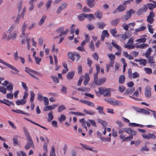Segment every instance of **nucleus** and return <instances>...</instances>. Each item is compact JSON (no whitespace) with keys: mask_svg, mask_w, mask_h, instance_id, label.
<instances>
[{"mask_svg":"<svg viewBox=\"0 0 156 156\" xmlns=\"http://www.w3.org/2000/svg\"><path fill=\"white\" fill-rule=\"evenodd\" d=\"M23 129L26 137L28 140L25 147V149L28 150L30 148L31 146L33 148H34V144L27 130L25 127H23Z\"/></svg>","mask_w":156,"mask_h":156,"instance_id":"obj_1","label":"nucleus"},{"mask_svg":"<svg viewBox=\"0 0 156 156\" xmlns=\"http://www.w3.org/2000/svg\"><path fill=\"white\" fill-rule=\"evenodd\" d=\"M135 11L132 9H130L126 12V14L123 15L121 17V19L123 21L128 20L131 16L132 14H134Z\"/></svg>","mask_w":156,"mask_h":156,"instance_id":"obj_2","label":"nucleus"},{"mask_svg":"<svg viewBox=\"0 0 156 156\" xmlns=\"http://www.w3.org/2000/svg\"><path fill=\"white\" fill-rule=\"evenodd\" d=\"M99 91L101 94L104 96L108 97L111 95L110 89L100 87L98 88Z\"/></svg>","mask_w":156,"mask_h":156,"instance_id":"obj_3","label":"nucleus"},{"mask_svg":"<svg viewBox=\"0 0 156 156\" xmlns=\"http://www.w3.org/2000/svg\"><path fill=\"white\" fill-rule=\"evenodd\" d=\"M0 62L2 63L4 65L7 66L8 68L15 71L17 73H18L20 72V71L16 69V68L12 66V65L9 64L5 62H4L3 60L0 58Z\"/></svg>","mask_w":156,"mask_h":156,"instance_id":"obj_4","label":"nucleus"},{"mask_svg":"<svg viewBox=\"0 0 156 156\" xmlns=\"http://www.w3.org/2000/svg\"><path fill=\"white\" fill-rule=\"evenodd\" d=\"M155 16L154 13L152 12H151L149 16L147 17V22L150 24H152L154 21V17Z\"/></svg>","mask_w":156,"mask_h":156,"instance_id":"obj_5","label":"nucleus"},{"mask_svg":"<svg viewBox=\"0 0 156 156\" xmlns=\"http://www.w3.org/2000/svg\"><path fill=\"white\" fill-rule=\"evenodd\" d=\"M142 136L144 138L147 140H149L151 139H155L156 138V137L153 133H149L147 134H143Z\"/></svg>","mask_w":156,"mask_h":156,"instance_id":"obj_6","label":"nucleus"},{"mask_svg":"<svg viewBox=\"0 0 156 156\" xmlns=\"http://www.w3.org/2000/svg\"><path fill=\"white\" fill-rule=\"evenodd\" d=\"M18 32L16 31H14L12 33L9 34L7 38L8 40L12 39L15 40L17 35Z\"/></svg>","mask_w":156,"mask_h":156,"instance_id":"obj_7","label":"nucleus"},{"mask_svg":"<svg viewBox=\"0 0 156 156\" xmlns=\"http://www.w3.org/2000/svg\"><path fill=\"white\" fill-rule=\"evenodd\" d=\"M123 130L128 134L132 135H135L136 134V132L130 128H124Z\"/></svg>","mask_w":156,"mask_h":156,"instance_id":"obj_8","label":"nucleus"},{"mask_svg":"<svg viewBox=\"0 0 156 156\" xmlns=\"http://www.w3.org/2000/svg\"><path fill=\"white\" fill-rule=\"evenodd\" d=\"M3 101H4L0 100V103L5 104L9 106H10L11 105L13 106H14V104L12 101H9L8 100L5 99H4Z\"/></svg>","mask_w":156,"mask_h":156,"instance_id":"obj_9","label":"nucleus"},{"mask_svg":"<svg viewBox=\"0 0 156 156\" xmlns=\"http://www.w3.org/2000/svg\"><path fill=\"white\" fill-rule=\"evenodd\" d=\"M147 10V7L146 5L139 9L137 11V13L138 15H140L143 12H146Z\"/></svg>","mask_w":156,"mask_h":156,"instance_id":"obj_10","label":"nucleus"},{"mask_svg":"<svg viewBox=\"0 0 156 156\" xmlns=\"http://www.w3.org/2000/svg\"><path fill=\"white\" fill-rule=\"evenodd\" d=\"M25 71L28 73L30 76V74H32L31 73H33L36 74L38 76L39 75H40V74L35 71L30 69L29 68H27V67H26L25 68Z\"/></svg>","mask_w":156,"mask_h":156,"instance_id":"obj_11","label":"nucleus"},{"mask_svg":"<svg viewBox=\"0 0 156 156\" xmlns=\"http://www.w3.org/2000/svg\"><path fill=\"white\" fill-rule=\"evenodd\" d=\"M67 4L66 2H64L61 6L59 7L57 9L56 12L58 14H59L61 11L65 9L67 6Z\"/></svg>","mask_w":156,"mask_h":156,"instance_id":"obj_12","label":"nucleus"},{"mask_svg":"<svg viewBox=\"0 0 156 156\" xmlns=\"http://www.w3.org/2000/svg\"><path fill=\"white\" fill-rule=\"evenodd\" d=\"M125 5L123 4V3L122 4L120 5L116 8V10L119 12L124 11L126 8V6H124Z\"/></svg>","mask_w":156,"mask_h":156,"instance_id":"obj_13","label":"nucleus"},{"mask_svg":"<svg viewBox=\"0 0 156 156\" xmlns=\"http://www.w3.org/2000/svg\"><path fill=\"white\" fill-rule=\"evenodd\" d=\"M145 94L147 98H150L151 97V89L146 87L145 90Z\"/></svg>","mask_w":156,"mask_h":156,"instance_id":"obj_14","label":"nucleus"},{"mask_svg":"<svg viewBox=\"0 0 156 156\" xmlns=\"http://www.w3.org/2000/svg\"><path fill=\"white\" fill-rule=\"evenodd\" d=\"M106 80V78L105 77H103L102 78H99L98 80L97 83L96 85L100 86L103 83L105 82Z\"/></svg>","mask_w":156,"mask_h":156,"instance_id":"obj_15","label":"nucleus"},{"mask_svg":"<svg viewBox=\"0 0 156 156\" xmlns=\"http://www.w3.org/2000/svg\"><path fill=\"white\" fill-rule=\"evenodd\" d=\"M64 27H59L56 30V32L57 33H60L59 35V36H62L63 35V30H64Z\"/></svg>","mask_w":156,"mask_h":156,"instance_id":"obj_16","label":"nucleus"},{"mask_svg":"<svg viewBox=\"0 0 156 156\" xmlns=\"http://www.w3.org/2000/svg\"><path fill=\"white\" fill-rule=\"evenodd\" d=\"M75 73L74 72L71 71L68 73L66 75L68 80H72L74 76Z\"/></svg>","mask_w":156,"mask_h":156,"instance_id":"obj_17","label":"nucleus"},{"mask_svg":"<svg viewBox=\"0 0 156 156\" xmlns=\"http://www.w3.org/2000/svg\"><path fill=\"white\" fill-rule=\"evenodd\" d=\"M87 4L90 8H92L95 5V1L94 0H87Z\"/></svg>","mask_w":156,"mask_h":156,"instance_id":"obj_18","label":"nucleus"},{"mask_svg":"<svg viewBox=\"0 0 156 156\" xmlns=\"http://www.w3.org/2000/svg\"><path fill=\"white\" fill-rule=\"evenodd\" d=\"M25 119L26 120H27L28 121L30 122L31 123L33 124H34L35 125H36L38 126L43 128V129H44L46 130H48V129L46 128L44 126H42L41 125H40L37 123L35 122L32 121V120H31L30 119H28V118H26Z\"/></svg>","mask_w":156,"mask_h":156,"instance_id":"obj_19","label":"nucleus"},{"mask_svg":"<svg viewBox=\"0 0 156 156\" xmlns=\"http://www.w3.org/2000/svg\"><path fill=\"white\" fill-rule=\"evenodd\" d=\"M83 111L86 113V114L90 115H94L96 112L95 111L93 110H87L85 109L83 110Z\"/></svg>","mask_w":156,"mask_h":156,"instance_id":"obj_20","label":"nucleus"},{"mask_svg":"<svg viewBox=\"0 0 156 156\" xmlns=\"http://www.w3.org/2000/svg\"><path fill=\"white\" fill-rule=\"evenodd\" d=\"M26 100L24 99H21L20 100H18L16 101V103L18 105H24L26 102Z\"/></svg>","mask_w":156,"mask_h":156,"instance_id":"obj_21","label":"nucleus"},{"mask_svg":"<svg viewBox=\"0 0 156 156\" xmlns=\"http://www.w3.org/2000/svg\"><path fill=\"white\" fill-rule=\"evenodd\" d=\"M135 90L134 87H129L126 90L125 93L126 94H131Z\"/></svg>","mask_w":156,"mask_h":156,"instance_id":"obj_22","label":"nucleus"},{"mask_svg":"<svg viewBox=\"0 0 156 156\" xmlns=\"http://www.w3.org/2000/svg\"><path fill=\"white\" fill-rule=\"evenodd\" d=\"M86 17L89 21H91L92 19H95V18L93 14H86Z\"/></svg>","mask_w":156,"mask_h":156,"instance_id":"obj_23","label":"nucleus"},{"mask_svg":"<svg viewBox=\"0 0 156 156\" xmlns=\"http://www.w3.org/2000/svg\"><path fill=\"white\" fill-rule=\"evenodd\" d=\"M80 101L88 106L92 107H94V104L92 102L84 100H80Z\"/></svg>","mask_w":156,"mask_h":156,"instance_id":"obj_24","label":"nucleus"},{"mask_svg":"<svg viewBox=\"0 0 156 156\" xmlns=\"http://www.w3.org/2000/svg\"><path fill=\"white\" fill-rule=\"evenodd\" d=\"M114 64V62L110 61L109 63L106 65V71L107 72L109 71L110 67H113Z\"/></svg>","mask_w":156,"mask_h":156,"instance_id":"obj_25","label":"nucleus"},{"mask_svg":"<svg viewBox=\"0 0 156 156\" xmlns=\"http://www.w3.org/2000/svg\"><path fill=\"white\" fill-rule=\"evenodd\" d=\"M80 123H81V125L85 129L86 131L87 130V127L86 126V121L85 120L84 118L80 120Z\"/></svg>","mask_w":156,"mask_h":156,"instance_id":"obj_26","label":"nucleus"},{"mask_svg":"<svg viewBox=\"0 0 156 156\" xmlns=\"http://www.w3.org/2000/svg\"><path fill=\"white\" fill-rule=\"evenodd\" d=\"M74 53H72L71 52H68L67 53V55L69 56V58L71 59L73 61L75 60V55Z\"/></svg>","mask_w":156,"mask_h":156,"instance_id":"obj_27","label":"nucleus"},{"mask_svg":"<svg viewBox=\"0 0 156 156\" xmlns=\"http://www.w3.org/2000/svg\"><path fill=\"white\" fill-rule=\"evenodd\" d=\"M98 27L101 29H103L105 26V24L103 22L97 23Z\"/></svg>","mask_w":156,"mask_h":156,"instance_id":"obj_28","label":"nucleus"},{"mask_svg":"<svg viewBox=\"0 0 156 156\" xmlns=\"http://www.w3.org/2000/svg\"><path fill=\"white\" fill-rule=\"evenodd\" d=\"M120 20V18H117L112 20L111 22V24L113 26L117 25Z\"/></svg>","mask_w":156,"mask_h":156,"instance_id":"obj_29","label":"nucleus"},{"mask_svg":"<svg viewBox=\"0 0 156 156\" xmlns=\"http://www.w3.org/2000/svg\"><path fill=\"white\" fill-rule=\"evenodd\" d=\"M46 18V16L45 15H43L39 22L38 25L40 26H41L44 23Z\"/></svg>","mask_w":156,"mask_h":156,"instance_id":"obj_30","label":"nucleus"},{"mask_svg":"<svg viewBox=\"0 0 156 156\" xmlns=\"http://www.w3.org/2000/svg\"><path fill=\"white\" fill-rule=\"evenodd\" d=\"M78 17L80 21H82L86 18V14L81 13L78 16Z\"/></svg>","mask_w":156,"mask_h":156,"instance_id":"obj_31","label":"nucleus"},{"mask_svg":"<svg viewBox=\"0 0 156 156\" xmlns=\"http://www.w3.org/2000/svg\"><path fill=\"white\" fill-rule=\"evenodd\" d=\"M140 61L139 62V64L141 65L145 66H146L147 63V61L146 59H140Z\"/></svg>","mask_w":156,"mask_h":156,"instance_id":"obj_32","label":"nucleus"},{"mask_svg":"<svg viewBox=\"0 0 156 156\" xmlns=\"http://www.w3.org/2000/svg\"><path fill=\"white\" fill-rule=\"evenodd\" d=\"M112 44L113 46L115 48L119 51H122V49L118 45L116 44L115 43L112 42Z\"/></svg>","mask_w":156,"mask_h":156,"instance_id":"obj_33","label":"nucleus"},{"mask_svg":"<svg viewBox=\"0 0 156 156\" xmlns=\"http://www.w3.org/2000/svg\"><path fill=\"white\" fill-rule=\"evenodd\" d=\"M152 49L151 48H149L145 54V56L146 58H148L151 55V52L152 51Z\"/></svg>","mask_w":156,"mask_h":156,"instance_id":"obj_34","label":"nucleus"},{"mask_svg":"<svg viewBox=\"0 0 156 156\" xmlns=\"http://www.w3.org/2000/svg\"><path fill=\"white\" fill-rule=\"evenodd\" d=\"M48 122H50L53 119V112L52 111H50L48 114Z\"/></svg>","mask_w":156,"mask_h":156,"instance_id":"obj_35","label":"nucleus"},{"mask_svg":"<svg viewBox=\"0 0 156 156\" xmlns=\"http://www.w3.org/2000/svg\"><path fill=\"white\" fill-rule=\"evenodd\" d=\"M94 15L98 18L100 19L102 18V13L99 11L95 13Z\"/></svg>","mask_w":156,"mask_h":156,"instance_id":"obj_36","label":"nucleus"},{"mask_svg":"<svg viewBox=\"0 0 156 156\" xmlns=\"http://www.w3.org/2000/svg\"><path fill=\"white\" fill-rule=\"evenodd\" d=\"M12 140L13 141V144L14 146H16L18 144V137L17 136H15L13 137Z\"/></svg>","mask_w":156,"mask_h":156,"instance_id":"obj_37","label":"nucleus"},{"mask_svg":"<svg viewBox=\"0 0 156 156\" xmlns=\"http://www.w3.org/2000/svg\"><path fill=\"white\" fill-rule=\"evenodd\" d=\"M125 77L123 75H121L120 76L119 79V83L120 84H123L125 80Z\"/></svg>","mask_w":156,"mask_h":156,"instance_id":"obj_38","label":"nucleus"},{"mask_svg":"<svg viewBox=\"0 0 156 156\" xmlns=\"http://www.w3.org/2000/svg\"><path fill=\"white\" fill-rule=\"evenodd\" d=\"M148 46V45L147 44H142L136 46V47L140 49H144L147 48Z\"/></svg>","mask_w":156,"mask_h":156,"instance_id":"obj_39","label":"nucleus"},{"mask_svg":"<svg viewBox=\"0 0 156 156\" xmlns=\"http://www.w3.org/2000/svg\"><path fill=\"white\" fill-rule=\"evenodd\" d=\"M149 150V148L147 147L146 144L143 146L140 149V151L142 152H144L145 151H148Z\"/></svg>","mask_w":156,"mask_h":156,"instance_id":"obj_40","label":"nucleus"},{"mask_svg":"<svg viewBox=\"0 0 156 156\" xmlns=\"http://www.w3.org/2000/svg\"><path fill=\"white\" fill-rule=\"evenodd\" d=\"M107 55L110 59V61L114 62V60L115 59V55L112 54H109V53Z\"/></svg>","mask_w":156,"mask_h":156,"instance_id":"obj_41","label":"nucleus"},{"mask_svg":"<svg viewBox=\"0 0 156 156\" xmlns=\"http://www.w3.org/2000/svg\"><path fill=\"white\" fill-rule=\"evenodd\" d=\"M30 101L31 102H33L34 101L35 94L33 91H31L30 92Z\"/></svg>","mask_w":156,"mask_h":156,"instance_id":"obj_42","label":"nucleus"},{"mask_svg":"<svg viewBox=\"0 0 156 156\" xmlns=\"http://www.w3.org/2000/svg\"><path fill=\"white\" fill-rule=\"evenodd\" d=\"M59 105V104H54L52 105L47 106V107L48 108V110H52L54 109L56 107H57Z\"/></svg>","mask_w":156,"mask_h":156,"instance_id":"obj_43","label":"nucleus"},{"mask_svg":"<svg viewBox=\"0 0 156 156\" xmlns=\"http://www.w3.org/2000/svg\"><path fill=\"white\" fill-rule=\"evenodd\" d=\"M16 27V24L15 23L12 24L9 28L7 31V32L9 33H10L12 30L15 29Z\"/></svg>","mask_w":156,"mask_h":156,"instance_id":"obj_44","label":"nucleus"},{"mask_svg":"<svg viewBox=\"0 0 156 156\" xmlns=\"http://www.w3.org/2000/svg\"><path fill=\"white\" fill-rule=\"evenodd\" d=\"M110 32L113 36L115 37H118L117 35H116V34L117 33V31L115 28L111 29L110 31Z\"/></svg>","mask_w":156,"mask_h":156,"instance_id":"obj_45","label":"nucleus"},{"mask_svg":"<svg viewBox=\"0 0 156 156\" xmlns=\"http://www.w3.org/2000/svg\"><path fill=\"white\" fill-rule=\"evenodd\" d=\"M27 25L25 24V22H24L23 25L22 26L21 29V30L22 32V35H24V33L27 27Z\"/></svg>","mask_w":156,"mask_h":156,"instance_id":"obj_46","label":"nucleus"},{"mask_svg":"<svg viewBox=\"0 0 156 156\" xmlns=\"http://www.w3.org/2000/svg\"><path fill=\"white\" fill-rule=\"evenodd\" d=\"M66 109V107L63 105H61L58 107V112H61Z\"/></svg>","mask_w":156,"mask_h":156,"instance_id":"obj_47","label":"nucleus"},{"mask_svg":"<svg viewBox=\"0 0 156 156\" xmlns=\"http://www.w3.org/2000/svg\"><path fill=\"white\" fill-rule=\"evenodd\" d=\"M126 87L123 86H119L118 90L121 93H122L125 90Z\"/></svg>","mask_w":156,"mask_h":156,"instance_id":"obj_48","label":"nucleus"},{"mask_svg":"<svg viewBox=\"0 0 156 156\" xmlns=\"http://www.w3.org/2000/svg\"><path fill=\"white\" fill-rule=\"evenodd\" d=\"M80 144L83 147L85 148L86 149L90 151H93L91 148L89 146L83 144Z\"/></svg>","mask_w":156,"mask_h":156,"instance_id":"obj_49","label":"nucleus"},{"mask_svg":"<svg viewBox=\"0 0 156 156\" xmlns=\"http://www.w3.org/2000/svg\"><path fill=\"white\" fill-rule=\"evenodd\" d=\"M0 92L4 94H5L6 92V89L4 86L0 87Z\"/></svg>","mask_w":156,"mask_h":156,"instance_id":"obj_50","label":"nucleus"},{"mask_svg":"<svg viewBox=\"0 0 156 156\" xmlns=\"http://www.w3.org/2000/svg\"><path fill=\"white\" fill-rule=\"evenodd\" d=\"M118 37H119L121 39H122L123 41H125L126 38H128L126 35L125 34H122L120 35H118Z\"/></svg>","mask_w":156,"mask_h":156,"instance_id":"obj_51","label":"nucleus"},{"mask_svg":"<svg viewBox=\"0 0 156 156\" xmlns=\"http://www.w3.org/2000/svg\"><path fill=\"white\" fill-rule=\"evenodd\" d=\"M147 6L150 10H153L156 7V5H155L151 3L148 4Z\"/></svg>","mask_w":156,"mask_h":156,"instance_id":"obj_52","label":"nucleus"},{"mask_svg":"<svg viewBox=\"0 0 156 156\" xmlns=\"http://www.w3.org/2000/svg\"><path fill=\"white\" fill-rule=\"evenodd\" d=\"M146 28V27L145 26H142L141 27L137 28L135 29V31L136 32H138L141 31H143Z\"/></svg>","mask_w":156,"mask_h":156,"instance_id":"obj_53","label":"nucleus"},{"mask_svg":"<svg viewBox=\"0 0 156 156\" xmlns=\"http://www.w3.org/2000/svg\"><path fill=\"white\" fill-rule=\"evenodd\" d=\"M26 40L27 45V48L28 50H29L30 47V38H27Z\"/></svg>","mask_w":156,"mask_h":156,"instance_id":"obj_54","label":"nucleus"},{"mask_svg":"<svg viewBox=\"0 0 156 156\" xmlns=\"http://www.w3.org/2000/svg\"><path fill=\"white\" fill-rule=\"evenodd\" d=\"M148 62L150 63H155L154 59V57L153 56H149L148 57Z\"/></svg>","mask_w":156,"mask_h":156,"instance_id":"obj_55","label":"nucleus"},{"mask_svg":"<svg viewBox=\"0 0 156 156\" xmlns=\"http://www.w3.org/2000/svg\"><path fill=\"white\" fill-rule=\"evenodd\" d=\"M144 69L145 71L147 74H150L152 73L151 69L149 68H144Z\"/></svg>","mask_w":156,"mask_h":156,"instance_id":"obj_56","label":"nucleus"},{"mask_svg":"<svg viewBox=\"0 0 156 156\" xmlns=\"http://www.w3.org/2000/svg\"><path fill=\"white\" fill-rule=\"evenodd\" d=\"M7 89L10 92H12L13 89V85L11 83L9 84V85L6 87Z\"/></svg>","mask_w":156,"mask_h":156,"instance_id":"obj_57","label":"nucleus"},{"mask_svg":"<svg viewBox=\"0 0 156 156\" xmlns=\"http://www.w3.org/2000/svg\"><path fill=\"white\" fill-rule=\"evenodd\" d=\"M43 100L44 101V105H48L49 104V100L48 98L45 97H44Z\"/></svg>","mask_w":156,"mask_h":156,"instance_id":"obj_58","label":"nucleus"},{"mask_svg":"<svg viewBox=\"0 0 156 156\" xmlns=\"http://www.w3.org/2000/svg\"><path fill=\"white\" fill-rule=\"evenodd\" d=\"M124 47L128 49H133L134 48V46L132 45L131 44H125L124 45Z\"/></svg>","mask_w":156,"mask_h":156,"instance_id":"obj_59","label":"nucleus"},{"mask_svg":"<svg viewBox=\"0 0 156 156\" xmlns=\"http://www.w3.org/2000/svg\"><path fill=\"white\" fill-rule=\"evenodd\" d=\"M66 116L63 115H61L60 118H58V119L60 122H62V121H64L66 119Z\"/></svg>","mask_w":156,"mask_h":156,"instance_id":"obj_60","label":"nucleus"},{"mask_svg":"<svg viewBox=\"0 0 156 156\" xmlns=\"http://www.w3.org/2000/svg\"><path fill=\"white\" fill-rule=\"evenodd\" d=\"M96 109L98 110L99 113L101 114V112L103 111L104 107L102 106H98L96 108Z\"/></svg>","mask_w":156,"mask_h":156,"instance_id":"obj_61","label":"nucleus"},{"mask_svg":"<svg viewBox=\"0 0 156 156\" xmlns=\"http://www.w3.org/2000/svg\"><path fill=\"white\" fill-rule=\"evenodd\" d=\"M51 77L54 82L56 83H58L59 82V80L57 77L51 76Z\"/></svg>","mask_w":156,"mask_h":156,"instance_id":"obj_62","label":"nucleus"},{"mask_svg":"<svg viewBox=\"0 0 156 156\" xmlns=\"http://www.w3.org/2000/svg\"><path fill=\"white\" fill-rule=\"evenodd\" d=\"M98 73H94V83H95L96 84L97 83L98 81Z\"/></svg>","mask_w":156,"mask_h":156,"instance_id":"obj_63","label":"nucleus"},{"mask_svg":"<svg viewBox=\"0 0 156 156\" xmlns=\"http://www.w3.org/2000/svg\"><path fill=\"white\" fill-rule=\"evenodd\" d=\"M140 76V74L137 72H135L133 73L132 75V78L133 79L138 77Z\"/></svg>","mask_w":156,"mask_h":156,"instance_id":"obj_64","label":"nucleus"}]
</instances>
